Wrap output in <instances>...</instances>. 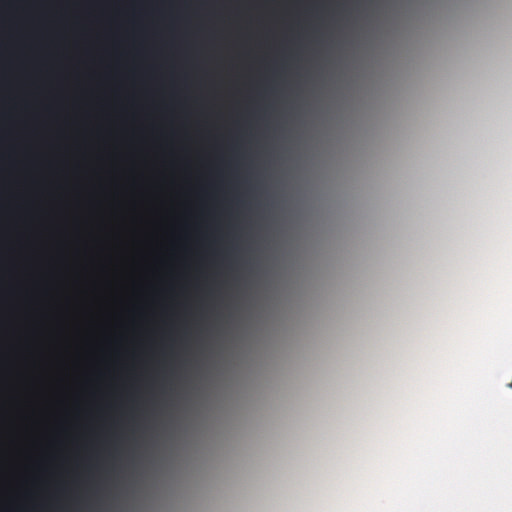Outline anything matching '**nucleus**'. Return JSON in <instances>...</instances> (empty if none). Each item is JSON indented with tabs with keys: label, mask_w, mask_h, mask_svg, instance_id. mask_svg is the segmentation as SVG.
Here are the masks:
<instances>
[{
	"label": "nucleus",
	"mask_w": 512,
	"mask_h": 512,
	"mask_svg": "<svg viewBox=\"0 0 512 512\" xmlns=\"http://www.w3.org/2000/svg\"><path fill=\"white\" fill-rule=\"evenodd\" d=\"M509 387H511V388H512V382L509 384Z\"/></svg>",
	"instance_id": "1"
}]
</instances>
